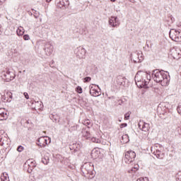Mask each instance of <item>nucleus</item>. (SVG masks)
<instances>
[{"mask_svg": "<svg viewBox=\"0 0 181 181\" xmlns=\"http://www.w3.org/2000/svg\"><path fill=\"white\" fill-rule=\"evenodd\" d=\"M131 115V112H128L124 115V119H129V116Z\"/></svg>", "mask_w": 181, "mask_h": 181, "instance_id": "34", "label": "nucleus"}, {"mask_svg": "<svg viewBox=\"0 0 181 181\" xmlns=\"http://www.w3.org/2000/svg\"><path fill=\"white\" fill-rule=\"evenodd\" d=\"M109 25L112 28H118L119 26V19L116 16H111L109 18Z\"/></svg>", "mask_w": 181, "mask_h": 181, "instance_id": "8", "label": "nucleus"}, {"mask_svg": "<svg viewBox=\"0 0 181 181\" xmlns=\"http://www.w3.org/2000/svg\"><path fill=\"white\" fill-rule=\"evenodd\" d=\"M177 110L178 114H180V115H181V103H179L177 107Z\"/></svg>", "mask_w": 181, "mask_h": 181, "instance_id": "33", "label": "nucleus"}, {"mask_svg": "<svg viewBox=\"0 0 181 181\" xmlns=\"http://www.w3.org/2000/svg\"><path fill=\"white\" fill-rule=\"evenodd\" d=\"M119 122H122V120H121V119H119Z\"/></svg>", "mask_w": 181, "mask_h": 181, "instance_id": "46", "label": "nucleus"}, {"mask_svg": "<svg viewBox=\"0 0 181 181\" xmlns=\"http://www.w3.org/2000/svg\"><path fill=\"white\" fill-rule=\"evenodd\" d=\"M77 128H78V125L75 124V125L71 127L70 130L71 131H77Z\"/></svg>", "mask_w": 181, "mask_h": 181, "instance_id": "30", "label": "nucleus"}, {"mask_svg": "<svg viewBox=\"0 0 181 181\" xmlns=\"http://www.w3.org/2000/svg\"><path fill=\"white\" fill-rule=\"evenodd\" d=\"M126 81L127 78L122 76H118L116 79L117 84H118V86H125Z\"/></svg>", "mask_w": 181, "mask_h": 181, "instance_id": "14", "label": "nucleus"}, {"mask_svg": "<svg viewBox=\"0 0 181 181\" xmlns=\"http://www.w3.org/2000/svg\"><path fill=\"white\" fill-rule=\"evenodd\" d=\"M152 78L156 83H159L163 87H166L169 85L170 77H168L164 71H159V69H155L152 71Z\"/></svg>", "mask_w": 181, "mask_h": 181, "instance_id": "2", "label": "nucleus"}, {"mask_svg": "<svg viewBox=\"0 0 181 181\" xmlns=\"http://www.w3.org/2000/svg\"><path fill=\"white\" fill-rule=\"evenodd\" d=\"M88 81H91V77H90V76H86V77L84 78V83H88Z\"/></svg>", "mask_w": 181, "mask_h": 181, "instance_id": "35", "label": "nucleus"}, {"mask_svg": "<svg viewBox=\"0 0 181 181\" xmlns=\"http://www.w3.org/2000/svg\"><path fill=\"white\" fill-rule=\"evenodd\" d=\"M90 140H91V141L94 142L95 144H100V142H101V140H100L99 139H97L95 137H93L91 136H90Z\"/></svg>", "mask_w": 181, "mask_h": 181, "instance_id": "25", "label": "nucleus"}, {"mask_svg": "<svg viewBox=\"0 0 181 181\" xmlns=\"http://www.w3.org/2000/svg\"><path fill=\"white\" fill-rule=\"evenodd\" d=\"M97 87H98V88H100V86H98V85L97 86Z\"/></svg>", "mask_w": 181, "mask_h": 181, "instance_id": "47", "label": "nucleus"}, {"mask_svg": "<svg viewBox=\"0 0 181 181\" xmlns=\"http://www.w3.org/2000/svg\"><path fill=\"white\" fill-rule=\"evenodd\" d=\"M171 20H172V21H175V18H171Z\"/></svg>", "mask_w": 181, "mask_h": 181, "instance_id": "45", "label": "nucleus"}, {"mask_svg": "<svg viewBox=\"0 0 181 181\" xmlns=\"http://www.w3.org/2000/svg\"><path fill=\"white\" fill-rule=\"evenodd\" d=\"M170 54L175 60H179L181 57V49L180 48H173L170 51Z\"/></svg>", "mask_w": 181, "mask_h": 181, "instance_id": "6", "label": "nucleus"}, {"mask_svg": "<svg viewBox=\"0 0 181 181\" xmlns=\"http://www.w3.org/2000/svg\"><path fill=\"white\" fill-rule=\"evenodd\" d=\"M122 139H126L125 140V143L127 144V142H129V136H128V134H124L122 136Z\"/></svg>", "mask_w": 181, "mask_h": 181, "instance_id": "27", "label": "nucleus"}, {"mask_svg": "<svg viewBox=\"0 0 181 181\" xmlns=\"http://www.w3.org/2000/svg\"><path fill=\"white\" fill-rule=\"evenodd\" d=\"M70 5L69 0H59L57 3L58 8H67Z\"/></svg>", "mask_w": 181, "mask_h": 181, "instance_id": "12", "label": "nucleus"}, {"mask_svg": "<svg viewBox=\"0 0 181 181\" xmlns=\"http://www.w3.org/2000/svg\"><path fill=\"white\" fill-rule=\"evenodd\" d=\"M32 105L33 107V105H35L34 108L35 110H42L43 108V103L41 101H33Z\"/></svg>", "mask_w": 181, "mask_h": 181, "instance_id": "15", "label": "nucleus"}, {"mask_svg": "<svg viewBox=\"0 0 181 181\" xmlns=\"http://www.w3.org/2000/svg\"><path fill=\"white\" fill-rule=\"evenodd\" d=\"M23 149H25V148L22 146H18L17 148V151L18 152H23Z\"/></svg>", "mask_w": 181, "mask_h": 181, "instance_id": "31", "label": "nucleus"}, {"mask_svg": "<svg viewBox=\"0 0 181 181\" xmlns=\"http://www.w3.org/2000/svg\"><path fill=\"white\" fill-rule=\"evenodd\" d=\"M139 127L140 129H142V131H144V132H146V131H148L149 129V124L144 122H140L139 123Z\"/></svg>", "mask_w": 181, "mask_h": 181, "instance_id": "13", "label": "nucleus"}, {"mask_svg": "<svg viewBox=\"0 0 181 181\" xmlns=\"http://www.w3.org/2000/svg\"><path fill=\"white\" fill-rule=\"evenodd\" d=\"M91 156L92 158H98L100 156V150L93 149L91 152Z\"/></svg>", "mask_w": 181, "mask_h": 181, "instance_id": "19", "label": "nucleus"}, {"mask_svg": "<svg viewBox=\"0 0 181 181\" xmlns=\"http://www.w3.org/2000/svg\"><path fill=\"white\" fill-rule=\"evenodd\" d=\"M34 16H35V18H36V19H37V18H39V15L37 14V13H35Z\"/></svg>", "mask_w": 181, "mask_h": 181, "instance_id": "41", "label": "nucleus"}, {"mask_svg": "<svg viewBox=\"0 0 181 181\" xmlns=\"http://www.w3.org/2000/svg\"><path fill=\"white\" fill-rule=\"evenodd\" d=\"M176 178L177 179L178 181H181V171L177 173Z\"/></svg>", "mask_w": 181, "mask_h": 181, "instance_id": "32", "label": "nucleus"}, {"mask_svg": "<svg viewBox=\"0 0 181 181\" xmlns=\"http://www.w3.org/2000/svg\"><path fill=\"white\" fill-rule=\"evenodd\" d=\"M90 88V94L92 95V97H100V95L101 94L100 90H98L93 86H89Z\"/></svg>", "mask_w": 181, "mask_h": 181, "instance_id": "11", "label": "nucleus"}, {"mask_svg": "<svg viewBox=\"0 0 181 181\" xmlns=\"http://www.w3.org/2000/svg\"><path fill=\"white\" fill-rule=\"evenodd\" d=\"M5 0H0V3L2 4V2H4Z\"/></svg>", "mask_w": 181, "mask_h": 181, "instance_id": "42", "label": "nucleus"}, {"mask_svg": "<svg viewBox=\"0 0 181 181\" xmlns=\"http://www.w3.org/2000/svg\"><path fill=\"white\" fill-rule=\"evenodd\" d=\"M169 36L174 42H181V32L176 29H171L169 32Z\"/></svg>", "mask_w": 181, "mask_h": 181, "instance_id": "4", "label": "nucleus"}, {"mask_svg": "<svg viewBox=\"0 0 181 181\" xmlns=\"http://www.w3.org/2000/svg\"><path fill=\"white\" fill-rule=\"evenodd\" d=\"M135 158H136L135 151L132 150L128 151L124 154V162L125 163L129 165L130 163H132L134 160H135Z\"/></svg>", "mask_w": 181, "mask_h": 181, "instance_id": "3", "label": "nucleus"}, {"mask_svg": "<svg viewBox=\"0 0 181 181\" xmlns=\"http://www.w3.org/2000/svg\"><path fill=\"white\" fill-rule=\"evenodd\" d=\"M134 63H141L142 62V60H144V58H142V57H141L139 58V54H136L133 57H132Z\"/></svg>", "mask_w": 181, "mask_h": 181, "instance_id": "17", "label": "nucleus"}, {"mask_svg": "<svg viewBox=\"0 0 181 181\" xmlns=\"http://www.w3.org/2000/svg\"><path fill=\"white\" fill-rule=\"evenodd\" d=\"M53 44L50 42H47L45 45V53L47 56H50L52 54V53H53Z\"/></svg>", "mask_w": 181, "mask_h": 181, "instance_id": "9", "label": "nucleus"}, {"mask_svg": "<svg viewBox=\"0 0 181 181\" xmlns=\"http://www.w3.org/2000/svg\"><path fill=\"white\" fill-rule=\"evenodd\" d=\"M83 125H86L87 127L88 125H91V122L90 121V119H86L83 121Z\"/></svg>", "mask_w": 181, "mask_h": 181, "instance_id": "28", "label": "nucleus"}, {"mask_svg": "<svg viewBox=\"0 0 181 181\" xmlns=\"http://www.w3.org/2000/svg\"><path fill=\"white\" fill-rule=\"evenodd\" d=\"M23 39H24V40H30V37H29V35H23Z\"/></svg>", "mask_w": 181, "mask_h": 181, "instance_id": "36", "label": "nucleus"}, {"mask_svg": "<svg viewBox=\"0 0 181 181\" xmlns=\"http://www.w3.org/2000/svg\"><path fill=\"white\" fill-rule=\"evenodd\" d=\"M153 153L158 159H163V153L160 150L156 149Z\"/></svg>", "mask_w": 181, "mask_h": 181, "instance_id": "16", "label": "nucleus"}, {"mask_svg": "<svg viewBox=\"0 0 181 181\" xmlns=\"http://www.w3.org/2000/svg\"><path fill=\"white\" fill-rule=\"evenodd\" d=\"M24 96L26 98V100H29V94H28V93H24Z\"/></svg>", "mask_w": 181, "mask_h": 181, "instance_id": "39", "label": "nucleus"}, {"mask_svg": "<svg viewBox=\"0 0 181 181\" xmlns=\"http://www.w3.org/2000/svg\"><path fill=\"white\" fill-rule=\"evenodd\" d=\"M83 137L86 138V139H91V134H90V132L83 130L82 132Z\"/></svg>", "mask_w": 181, "mask_h": 181, "instance_id": "18", "label": "nucleus"}, {"mask_svg": "<svg viewBox=\"0 0 181 181\" xmlns=\"http://www.w3.org/2000/svg\"><path fill=\"white\" fill-rule=\"evenodd\" d=\"M127 123H122L120 124V128H125V127H127Z\"/></svg>", "mask_w": 181, "mask_h": 181, "instance_id": "38", "label": "nucleus"}, {"mask_svg": "<svg viewBox=\"0 0 181 181\" xmlns=\"http://www.w3.org/2000/svg\"><path fill=\"white\" fill-rule=\"evenodd\" d=\"M134 81L139 88H148V84L151 81V72L138 71L135 76Z\"/></svg>", "mask_w": 181, "mask_h": 181, "instance_id": "1", "label": "nucleus"}, {"mask_svg": "<svg viewBox=\"0 0 181 181\" xmlns=\"http://www.w3.org/2000/svg\"><path fill=\"white\" fill-rule=\"evenodd\" d=\"M50 142H51L50 138L47 139V136H42L37 140V145L40 148H45V146H46L47 144H50Z\"/></svg>", "mask_w": 181, "mask_h": 181, "instance_id": "5", "label": "nucleus"}, {"mask_svg": "<svg viewBox=\"0 0 181 181\" xmlns=\"http://www.w3.org/2000/svg\"><path fill=\"white\" fill-rule=\"evenodd\" d=\"M52 0H47V2H50Z\"/></svg>", "mask_w": 181, "mask_h": 181, "instance_id": "44", "label": "nucleus"}, {"mask_svg": "<svg viewBox=\"0 0 181 181\" xmlns=\"http://www.w3.org/2000/svg\"><path fill=\"white\" fill-rule=\"evenodd\" d=\"M49 160H50V159L49 158L48 156H45L42 159V163H44V165H47L49 163Z\"/></svg>", "mask_w": 181, "mask_h": 181, "instance_id": "24", "label": "nucleus"}, {"mask_svg": "<svg viewBox=\"0 0 181 181\" xmlns=\"http://www.w3.org/2000/svg\"><path fill=\"white\" fill-rule=\"evenodd\" d=\"M2 76L6 82L12 81V80L15 78V74H13V72H11L9 70L3 71Z\"/></svg>", "mask_w": 181, "mask_h": 181, "instance_id": "7", "label": "nucleus"}, {"mask_svg": "<svg viewBox=\"0 0 181 181\" xmlns=\"http://www.w3.org/2000/svg\"><path fill=\"white\" fill-rule=\"evenodd\" d=\"M139 170V165H135L134 168L129 170V173H134L136 172V170Z\"/></svg>", "mask_w": 181, "mask_h": 181, "instance_id": "22", "label": "nucleus"}, {"mask_svg": "<svg viewBox=\"0 0 181 181\" xmlns=\"http://www.w3.org/2000/svg\"><path fill=\"white\" fill-rule=\"evenodd\" d=\"M16 33L18 36H22V35L25 33V29H23V27H19L17 29Z\"/></svg>", "mask_w": 181, "mask_h": 181, "instance_id": "21", "label": "nucleus"}, {"mask_svg": "<svg viewBox=\"0 0 181 181\" xmlns=\"http://www.w3.org/2000/svg\"><path fill=\"white\" fill-rule=\"evenodd\" d=\"M136 181H145V178H144V177H140V178L137 179Z\"/></svg>", "mask_w": 181, "mask_h": 181, "instance_id": "40", "label": "nucleus"}, {"mask_svg": "<svg viewBox=\"0 0 181 181\" xmlns=\"http://www.w3.org/2000/svg\"><path fill=\"white\" fill-rule=\"evenodd\" d=\"M111 1V2H115V1H117V0H110Z\"/></svg>", "mask_w": 181, "mask_h": 181, "instance_id": "43", "label": "nucleus"}, {"mask_svg": "<svg viewBox=\"0 0 181 181\" xmlns=\"http://www.w3.org/2000/svg\"><path fill=\"white\" fill-rule=\"evenodd\" d=\"M5 97H9L11 99H12V93L8 92L6 95Z\"/></svg>", "mask_w": 181, "mask_h": 181, "instance_id": "37", "label": "nucleus"}, {"mask_svg": "<svg viewBox=\"0 0 181 181\" xmlns=\"http://www.w3.org/2000/svg\"><path fill=\"white\" fill-rule=\"evenodd\" d=\"M5 119H8V113L1 114L0 121H5Z\"/></svg>", "mask_w": 181, "mask_h": 181, "instance_id": "23", "label": "nucleus"}, {"mask_svg": "<svg viewBox=\"0 0 181 181\" xmlns=\"http://www.w3.org/2000/svg\"><path fill=\"white\" fill-rule=\"evenodd\" d=\"M114 23H115V21H114Z\"/></svg>", "mask_w": 181, "mask_h": 181, "instance_id": "48", "label": "nucleus"}, {"mask_svg": "<svg viewBox=\"0 0 181 181\" xmlns=\"http://www.w3.org/2000/svg\"><path fill=\"white\" fill-rule=\"evenodd\" d=\"M1 181H9V176H8V174L6 173H4L1 176Z\"/></svg>", "mask_w": 181, "mask_h": 181, "instance_id": "20", "label": "nucleus"}, {"mask_svg": "<svg viewBox=\"0 0 181 181\" xmlns=\"http://www.w3.org/2000/svg\"><path fill=\"white\" fill-rule=\"evenodd\" d=\"M76 91L77 93H78V94H81L83 93V88H81V86H78L76 88Z\"/></svg>", "mask_w": 181, "mask_h": 181, "instance_id": "29", "label": "nucleus"}, {"mask_svg": "<svg viewBox=\"0 0 181 181\" xmlns=\"http://www.w3.org/2000/svg\"><path fill=\"white\" fill-rule=\"evenodd\" d=\"M76 56L78 59H84L86 57V49L83 47H78L76 49Z\"/></svg>", "mask_w": 181, "mask_h": 181, "instance_id": "10", "label": "nucleus"}, {"mask_svg": "<svg viewBox=\"0 0 181 181\" xmlns=\"http://www.w3.org/2000/svg\"><path fill=\"white\" fill-rule=\"evenodd\" d=\"M27 163H30L28 164V166H30V168H35L36 165H35V161L32 160H28L27 161Z\"/></svg>", "mask_w": 181, "mask_h": 181, "instance_id": "26", "label": "nucleus"}]
</instances>
